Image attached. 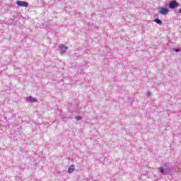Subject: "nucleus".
Segmentation results:
<instances>
[{"mask_svg": "<svg viewBox=\"0 0 181 181\" xmlns=\"http://www.w3.org/2000/svg\"><path fill=\"white\" fill-rule=\"evenodd\" d=\"M154 22H156V23H158V25H162V21H160V19L158 18H156L154 20Z\"/></svg>", "mask_w": 181, "mask_h": 181, "instance_id": "obj_8", "label": "nucleus"}, {"mask_svg": "<svg viewBox=\"0 0 181 181\" xmlns=\"http://www.w3.org/2000/svg\"><path fill=\"white\" fill-rule=\"evenodd\" d=\"M16 4L18 6H22L23 8H28L29 6V3L23 1H17Z\"/></svg>", "mask_w": 181, "mask_h": 181, "instance_id": "obj_2", "label": "nucleus"}, {"mask_svg": "<svg viewBox=\"0 0 181 181\" xmlns=\"http://www.w3.org/2000/svg\"><path fill=\"white\" fill-rule=\"evenodd\" d=\"M159 170H160V173H162V175H168V173H166V171H165V170H167L166 168H160Z\"/></svg>", "mask_w": 181, "mask_h": 181, "instance_id": "obj_6", "label": "nucleus"}, {"mask_svg": "<svg viewBox=\"0 0 181 181\" xmlns=\"http://www.w3.org/2000/svg\"><path fill=\"white\" fill-rule=\"evenodd\" d=\"M177 7H179V3L176 2V1H172L169 3L170 9H176Z\"/></svg>", "mask_w": 181, "mask_h": 181, "instance_id": "obj_3", "label": "nucleus"}, {"mask_svg": "<svg viewBox=\"0 0 181 181\" xmlns=\"http://www.w3.org/2000/svg\"><path fill=\"white\" fill-rule=\"evenodd\" d=\"M174 52H176V53L180 52V49L179 48H175L173 49Z\"/></svg>", "mask_w": 181, "mask_h": 181, "instance_id": "obj_10", "label": "nucleus"}, {"mask_svg": "<svg viewBox=\"0 0 181 181\" xmlns=\"http://www.w3.org/2000/svg\"><path fill=\"white\" fill-rule=\"evenodd\" d=\"M158 13L160 15H168V13H169V8L166 7H160L158 10Z\"/></svg>", "mask_w": 181, "mask_h": 181, "instance_id": "obj_1", "label": "nucleus"}, {"mask_svg": "<svg viewBox=\"0 0 181 181\" xmlns=\"http://www.w3.org/2000/svg\"><path fill=\"white\" fill-rule=\"evenodd\" d=\"M76 119L77 121H81V119H82V117L81 116H78V117H76Z\"/></svg>", "mask_w": 181, "mask_h": 181, "instance_id": "obj_9", "label": "nucleus"}, {"mask_svg": "<svg viewBox=\"0 0 181 181\" xmlns=\"http://www.w3.org/2000/svg\"><path fill=\"white\" fill-rule=\"evenodd\" d=\"M76 169V168L74 167V165H71L69 168V173H71V172H73V170H74Z\"/></svg>", "mask_w": 181, "mask_h": 181, "instance_id": "obj_7", "label": "nucleus"}, {"mask_svg": "<svg viewBox=\"0 0 181 181\" xmlns=\"http://www.w3.org/2000/svg\"><path fill=\"white\" fill-rule=\"evenodd\" d=\"M146 95L147 97H151V92H146Z\"/></svg>", "mask_w": 181, "mask_h": 181, "instance_id": "obj_11", "label": "nucleus"}, {"mask_svg": "<svg viewBox=\"0 0 181 181\" xmlns=\"http://www.w3.org/2000/svg\"><path fill=\"white\" fill-rule=\"evenodd\" d=\"M28 101H30V103H37V100L36 99V98H33L32 96H30V98H28L27 99Z\"/></svg>", "mask_w": 181, "mask_h": 181, "instance_id": "obj_5", "label": "nucleus"}, {"mask_svg": "<svg viewBox=\"0 0 181 181\" xmlns=\"http://www.w3.org/2000/svg\"><path fill=\"white\" fill-rule=\"evenodd\" d=\"M59 47L61 52V54H63L64 53H66V52H67L68 47L67 46H65L64 44H60Z\"/></svg>", "mask_w": 181, "mask_h": 181, "instance_id": "obj_4", "label": "nucleus"}]
</instances>
